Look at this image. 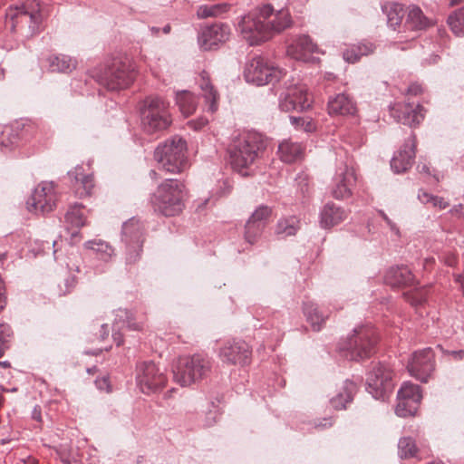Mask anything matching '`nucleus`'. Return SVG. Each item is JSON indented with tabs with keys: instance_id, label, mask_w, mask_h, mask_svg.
<instances>
[{
	"instance_id": "f257e3e1",
	"label": "nucleus",
	"mask_w": 464,
	"mask_h": 464,
	"mask_svg": "<svg viewBox=\"0 0 464 464\" xmlns=\"http://www.w3.org/2000/svg\"><path fill=\"white\" fill-rule=\"evenodd\" d=\"M291 23L288 10L275 12L272 5H265L244 15L237 29L250 45H256L288 28Z\"/></svg>"
},
{
	"instance_id": "f03ea898",
	"label": "nucleus",
	"mask_w": 464,
	"mask_h": 464,
	"mask_svg": "<svg viewBox=\"0 0 464 464\" xmlns=\"http://www.w3.org/2000/svg\"><path fill=\"white\" fill-rule=\"evenodd\" d=\"M187 194V187L182 180L166 179L152 193L150 203L155 212L165 217H174L182 212Z\"/></svg>"
},
{
	"instance_id": "7ed1b4c3",
	"label": "nucleus",
	"mask_w": 464,
	"mask_h": 464,
	"mask_svg": "<svg viewBox=\"0 0 464 464\" xmlns=\"http://www.w3.org/2000/svg\"><path fill=\"white\" fill-rule=\"evenodd\" d=\"M264 142L256 133H246L236 139L229 148L232 169L242 176L248 175V169L256 160Z\"/></svg>"
},
{
	"instance_id": "20e7f679",
	"label": "nucleus",
	"mask_w": 464,
	"mask_h": 464,
	"mask_svg": "<svg viewBox=\"0 0 464 464\" xmlns=\"http://www.w3.org/2000/svg\"><path fill=\"white\" fill-rule=\"evenodd\" d=\"M187 142L179 136H174L160 144L154 151V159L160 168L171 174L183 172L188 165Z\"/></svg>"
},
{
	"instance_id": "39448f33",
	"label": "nucleus",
	"mask_w": 464,
	"mask_h": 464,
	"mask_svg": "<svg viewBox=\"0 0 464 464\" xmlns=\"http://www.w3.org/2000/svg\"><path fill=\"white\" fill-rule=\"evenodd\" d=\"M174 381L181 386H188L203 379L210 371V362L199 355L180 357L173 366Z\"/></svg>"
},
{
	"instance_id": "423d86ee",
	"label": "nucleus",
	"mask_w": 464,
	"mask_h": 464,
	"mask_svg": "<svg viewBox=\"0 0 464 464\" xmlns=\"http://www.w3.org/2000/svg\"><path fill=\"white\" fill-rule=\"evenodd\" d=\"M8 14L12 19V27L26 36L34 35L40 31L42 14L39 4L34 0H26L14 8L11 7Z\"/></svg>"
},
{
	"instance_id": "0eeeda50",
	"label": "nucleus",
	"mask_w": 464,
	"mask_h": 464,
	"mask_svg": "<svg viewBox=\"0 0 464 464\" xmlns=\"http://www.w3.org/2000/svg\"><path fill=\"white\" fill-rule=\"evenodd\" d=\"M141 121L144 130L148 133L167 130L172 123L169 103L160 97L147 98Z\"/></svg>"
},
{
	"instance_id": "6e6552de",
	"label": "nucleus",
	"mask_w": 464,
	"mask_h": 464,
	"mask_svg": "<svg viewBox=\"0 0 464 464\" xmlns=\"http://www.w3.org/2000/svg\"><path fill=\"white\" fill-rule=\"evenodd\" d=\"M377 334L374 328L370 325H361L353 330V334L349 337L346 346L343 350L347 351L346 356L352 360H362L370 357L377 343Z\"/></svg>"
},
{
	"instance_id": "1a4fd4ad",
	"label": "nucleus",
	"mask_w": 464,
	"mask_h": 464,
	"mask_svg": "<svg viewBox=\"0 0 464 464\" xmlns=\"http://www.w3.org/2000/svg\"><path fill=\"white\" fill-rule=\"evenodd\" d=\"M244 76L246 82L263 86L279 82L283 72L278 67L270 65L265 58L256 56L246 64Z\"/></svg>"
},
{
	"instance_id": "9d476101",
	"label": "nucleus",
	"mask_w": 464,
	"mask_h": 464,
	"mask_svg": "<svg viewBox=\"0 0 464 464\" xmlns=\"http://www.w3.org/2000/svg\"><path fill=\"white\" fill-rule=\"evenodd\" d=\"M134 78V66L130 61L115 60L99 78V82L107 89L117 91L130 86Z\"/></svg>"
},
{
	"instance_id": "9b49d317",
	"label": "nucleus",
	"mask_w": 464,
	"mask_h": 464,
	"mask_svg": "<svg viewBox=\"0 0 464 464\" xmlns=\"http://www.w3.org/2000/svg\"><path fill=\"white\" fill-rule=\"evenodd\" d=\"M144 230L143 224L135 218H131L123 223L121 241L125 245L128 263H134L140 257L144 242Z\"/></svg>"
},
{
	"instance_id": "f8f14e48",
	"label": "nucleus",
	"mask_w": 464,
	"mask_h": 464,
	"mask_svg": "<svg viewBox=\"0 0 464 464\" xmlns=\"http://www.w3.org/2000/svg\"><path fill=\"white\" fill-rule=\"evenodd\" d=\"M392 372L382 364H378L368 373L366 389L374 399L385 400L393 390Z\"/></svg>"
},
{
	"instance_id": "ddd939ff",
	"label": "nucleus",
	"mask_w": 464,
	"mask_h": 464,
	"mask_svg": "<svg viewBox=\"0 0 464 464\" xmlns=\"http://www.w3.org/2000/svg\"><path fill=\"white\" fill-rule=\"evenodd\" d=\"M312 100L306 85L291 84L280 94L279 109L283 111H305L311 107Z\"/></svg>"
},
{
	"instance_id": "4468645a",
	"label": "nucleus",
	"mask_w": 464,
	"mask_h": 464,
	"mask_svg": "<svg viewBox=\"0 0 464 464\" xmlns=\"http://www.w3.org/2000/svg\"><path fill=\"white\" fill-rule=\"evenodd\" d=\"M57 202V194L53 182L43 181L34 189L27 200L30 212L48 213L53 210Z\"/></svg>"
},
{
	"instance_id": "2eb2a0df",
	"label": "nucleus",
	"mask_w": 464,
	"mask_h": 464,
	"mask_svg": "<svg viewBox=\"0 0 464 464\" xmlns=\"http://www.w3.org/2000/svg\"><path fill=\"white\" fill-rule=\"evenodd\" d=\"M422 399L420 386L404 382L398 391L395 412L400 417L414 416Z\"/></svg>"
},
{
	"instance_id": "dca6fc26",
	"label": "nucleus",
	"mask_w": 464,
	"mask_h": 464,
	"mask_svg": "<svg viewBox=\"0 0 464 464\" xmlns=\"http://www.w3.org/2000/svg\"><path fill=\"white\" fill-rule=\"evenodd\" d=\"M167 382L165 373L154 362H142L138 367L137 383L143 393H151Z\"/></svg>"
},
{
	"instance_id": "f3484780",
	"label": "nucleus",
	"mask_w": 464,
	"mask_h": 464,
	"mask_svg": "<svg viewBox=\"0 0 464 464\" xmlns=\"http://www.w3.org/2000/svg\"><path fill=\"white\" fill-rule=\"evenodd\" d=\"M355 171L346 164H341L333 177L331 195L337 200H344L352 197L356 184Z\"/></svg>"
},
{
	"instance_id": "a211bd4d",
	"label": "nucleus",
	"mask_w": 464,
	"mask_h": 464,
	"mask_svg": "<svg viewBox=\"0 0 464 464\" xmlns=\"http://www.w3.org/2000/svg\"><path fill=\"white\" fill-rule=\"evenodd\" d=\"M409 373L417 380L427 382L434 370V354L431 348L414 352L408 362Z\"/></svg>"
},
{
	"instance_id": "6ab92c4d",
	"label": "nucleus",
	"mask_w": 464,
	"mask_h": 464,
	"mask_svg": "<svg viewBox=\"0 0 464 464\" xmlns=\"http://www.w3.org/2000/svg\"><path fill=\"white\" fill-rule=\"evenodd\" d=\"M220 360L229 365H246L250 362L251 349L244 341L227 342L219 351Z\"/></svg>"
},
{
	"instance_id": "aec40b11",
	"label": "nucleus",
	"mask_w": 464,
	"mask_h": 464,
	"mask_svg": "<svg viewBox=\"0 0 464 464\" xmlns=\"http://www.w3.org/2000/svg\"><path fill=\"white\" fill-rule=\"evenodd\" d=\"M392 117L398 122L410 127L416 126L424 119V110L420 105L410 102L396 103L390 109Z\"/></svg>"
},
{
	"instance_id": "412c9836",
	"label": "nucleus",
	"mask_w": 464,
	"mask_h": 464,
	"mask_svg": "<svg viewBox=\"0 0 464 464\" xmlns=\"http://www.w3.org/2000/svg\"><path fill=\"white\" fill-rule=\"evenodd\" d=\"M230 28L225 24H215L204 28L198 36V44L204 50H211L228 40Z\"/></svg>"
},
{
	"instance_id": "4be33fe9",
	"label": "nucleus",
	"mask_w": 464,
	"mask_h": 464,
	"mask_svg": "<svg viewBox=\"0 0 464 464\" xmlns=\"http://www.w3.org/2000/svg\"><path fill=\"white\" fill-rule=\"evenodd\" d=\"M272 209L261 205L253 212L246 224L245 238L249 244H254L261 235L266 220L270 217Z\"/></svg>"
},
{
	"instance_id": "5701e85b",
	"label": "nucleus",
	"mask_w": 464,
	"mask_h": 464,
	"mask_svg": "<svg viewBox=\"0 0 464 464\" xmlns=\"http://www.w3.org/2000/svg\"><path fill=\"white\" fill-rule=\"evenodd\" d=\"M145 326L144 322H135L132 314L126 309H118L115 311V317L113 323L112 338L116 344L119 346L123 343L122 334L119 332L123 328L131 331H141Z\"/></svg>"
},
{
	"instance_id": "b1692460",
	"label": "nucleus",
	"mask_w": 464,
	"mask_h": 464,
	"mask_svg": "<svg viewBox=\"0 0 464 464\" xmlns=\"http://www.w3.org/2000/svg\"><path fill=\"white\" fill-rule=\"evenodd\" d=\"M416 139L411 134L406 140L402 149L391 160V168L395 173H401L409 169L415 157Z\"/></svg>"
},
{
	"instance_id": "393cba45",
	"label": "nucleus",
	"mask_w": 464,
	"mask_h": 464,
	"mask_svg": "<svg viewBox=\"0 0 464 464\" xmlns=\"http://www.w3.org/2000/svg\"><path fill=\"white\" fill-rule=\"evenodd\" d=\"M68 174L73 180L72 187L78 198H82L92 194L94 179L92 173H85L82 166H77Z\"/></svg>"
},
{
	"instance_id": "a878e982",
	"label": "nucleus",
	"mask_w": 464,
	"mask_h": 464,
	"mask_svg": "<svg viewBox=\"0 0 464 464\" xmlns=\"http://www.w3.org/2000/svg\"><path fill=\"white\" fill-rule=\"evenodd\" d=\"M347 211L334 202H327L319 212V224L322 228L328 229L344 221Z\"/></svg>"
},
{
	"instance_id": "bb28decb",
	"label": "nucleus",
	"mask_w": 464,
	"mask_h": 464,
	"mask_svg": "<svg viewBox=\"0 0 464 464\" xmlns=\"http://www.w3.org/2000/svg\"><path fill=\"white\" fill-rule=\"evenodd\" d=\"M413 281L411 271L404 266L391 267L384 276V282L392 287L411 285Z\"/></svg>"
},
{
	"instance_id": "cd10ccee",
	"label": "nucleus",
	"mask_w": 464,
	"mask_h": 464,
	"mask_svg": "<svg viewBox=\"0 0 464 464\" xmlns=\"http://www.w3.org/2000/svg\"><path fill=\"white\" fill-rule=\"evenodd\" d=\"M330 115H354L357 111L354 102L343 93L330 98L328 102Z\"/></svg>"
},
{
	"instance_id": "c85d7f7f",
	"label": "nucleus",
	"mask_w": 464,
	"mask_h": 464,
	"mask_svg": "<svg viewBox=\"0 0 464 464\" xmlns=\"http://www.w3.org/2000/svg\"><path fill=\"white\" fill-rule=\"evenodd\" d=\"M317 51V46L313 43L312 39L308 35L299 36L294 44H292L287 53L295 60L306 61L308 55Z\"/></svg>"
},
{
	"instance_id": "c756f323",
	"label": "nucleus",
	"mask_w": 464,
	"mask_h": 464,
	"mask_svg": "<svg viewBox=\"0 0 464 464\" xmlns=\"http://www.w3.org/2000/svg\"><path fill=\"white\" fill-rule=\"evenodd\" d=\"M199 87L202 92V95L205 99L206 103L208 104V111L211 113H214L218 110V101L219 95L217 90L212 85L209 75L207 72L203 71L199 75Z\"/></svg>"
},
{
	"instance_id": "7c9ffc66",
	"label": "nucleus",
	"mask_w": 464,
	"mask_h": 464,
	"mask_svg": "<svg viewBox=\"0 0 464 464\" xmlns=\"http://www.w3.org/2000/svg\"><path fill=\"white\" fill-rule=\"evenodd\" d=\"M304 314L314 331H320L329 314L322 312L313 301H307L303 305Z\"/></svg>"
},
{
	"instance_id": "2f4dec72",
	"label": "nucleus",
	"mask_w": 464,
	"mask_h": 464,
	"mask_svg": "<svg viewBox=\"0 0 464 464\" xmlns=\"http://www.w3.org/2000/svg\"><path fill=\"white\" fill-rule=\"evenodd\" d=\"M304 150L301 143L285 140L278 146V155L284 162L292 163L301 159Z\"/></svg>"
},
{
	"instance_id": "473e14b6",
	"label": "nucleus",
	"mask_w": 464,
	"mask_h": 464,
	"mask_svg": "<svg viewBox=\"0 0 464 464\" xmlns=\"http://www.w3.org/2000/svg\"><path fill=\"white\" fill-rule=\"evenodd\" d=\"M356 392V385L353 382L346 380L336 396L330 400L331 406L335 410H343L346 403L353 400Z\"/></svg>"
},
{
	"instance_id": "72a5a7b5",
	"label": "nucleus",
	"mask_w": 464,
	"mask_h": 464,
	"mask_svg": "<svg viewBox=\"0 0 464 464\" xmlns=\"http://www.w3.org/2000/svg\"><path fill=\"white\" fill-rule=\"evenodd\" d=\"M86 249L92 251L96 257L102 261L108 262L114 256L112 246L102 239L89 240L84 244Z\"/></svg>"
},
{
	"instance_id": "f704fd0d",
	"label": "nucleus",
	"mask_w": 464,
	"mask_h": 464,
	"mask_svg": "<svg viewBox=\"0 0 464 464\" xmlns=\"http://www.w3.org/2000/svg\"><path fill=\"white\" fill-rule=\"evenodd\" d=\"M48 62L49 68L52 72H59L64 73L72 72L77 65L75 59L65 54L51 56L49 57Z\"/></svg>"
},
{
	"instance_id": "c9c22d12",
	"label": "nucleus",
	"mask_w": 464,
	"mask_h": 464,
	"mask_svg": "<svg viewBox=\"0 0 464 464\" xmlns=\"http://www.w3.org/2000/svg\"><path fill=\"white\" fill-rule=\"evenodd\" d=\"M382 11L387 15V22L389 26L392 27L393 29L401 24L405 14L403 5L397 2L386 3L382 5Z\"/></svg>"
},
{
	"instance_id": "e433bc0d",
	"label": "nucleus",
	"mask_w": 464,
	"mask_h": 464,
	"mask_svg": "<svg viewBox=\"0 0 464 464\" xmlns=\"http://www.w3.org/2000/svg\"><path fill=\"white\" fill-rule=\"evenodd\" d=\"M176 102L185 117L190 116L197 108V98L188 91L177 93Z\"/></svg>"
},
{
	"instance_id": "4c0bfd02",
	"label": "nucleus",
	"mask_w": 464,
	"mask_h": 464,
	"mask_svg": "<svg viewBox=\"0 0 464 464\" xmlns=\"http://www.w3.org/2000/svg\"><path fill=\"white\" fill-rule=\"evenodd\" d=\"M374 48L372 43H362L358 45H353L343 53V59L348 63H353L357 62L361 56L372 53Z\"/></svg>"
},
{
	"instance_id": "58836bf2",
	"label": "nucleus",
	"mask_w": 464,
	"mask_h": 464,
	"mask_svg": "<svg viewBox=\"0 0 464 464\" xmlns=\"http://www.w3.org/2000/svg\"><path fill=\"white\" fill-rule=\"evenodd\" d=\"M230 9V5L227 3H219L215 5H203L198 6L197 10V16L199 19L208 17H218L222 14L227 13Z\"/></svg>"
},
{
	"instance_id": "ea45409f",
	"label": "nucleus",
	"mask_w": 464,
	"mask_h": 464,
	"mask_svg": "<svg viewBox=\"0 0 464 464\" xmlns=\"http://www.w3.org/2000/svg\"><path fill=\"white\" fill-rule=\"evenodd\" d=\"M17 142V130L9 126L5 127L0 134V151L5 154L11 151Z\"/></svg>"
},
{
	"instance_id": "a19ab883",
	"label": "nucleus",
	"mask_w": 464,
	"mask_h": 464,
	"mask_svg": "<svg viewBox=\"0 0 464 464\" xmlns=\"http://www.w3.org/2000/svg\"><path fill=\"white\" fill-rule=\"evenodd\" d=\"M407 24L417 30L424 29L430 24L429 19L424 16L420 8L416 5H411L409 8Z\"/></svg>"
},
{
	"instance_id": "79ce46f5",
	"label": "nucleus",
	"mask_w": 464,
	"mask_h": 464,
	"mask_svg": "<svg viewBox=\"0 0 464 464\" xmlns=\"http://www.w3.org/2000/svg\"><path fill=\"white\" fill-rule=\"evenodd\" d=\"M65 221L67 225L75 228H80L84 226L85 216L82 212V206L81 204L72 206L66 212Z\"/></svg>"
},
{
	"instance_id": "37998d69",
	"label": "nucleus",
	"mask_w": 464,
	"mask_h": 464,
	"mask_svg": "<svg viewBox=\"0 0 464 464\" xmlns=\"http://www.w3.org/2000/svg\"><path fill=\"white\" fill-rule=\"evenodd\" d=\"M299 229V220L295 217L282 218L278 221L276 233L281 237L295 235Z\"/></svg>"
},
{
	"instance_id": "c03bdc74",
	"label": "nucleus",
	"mask_w": 464,
	"mask_h": 464,
	"mask_svg": "<svg viewBox=\"0 0 464 464\" xmlns=\"http://www.w3.org/2000/svg\"><path fill=\"white\" fill-rule=\"evenodd\" d=\"M448 24L456 35L464 34V11L459 8L448 18Z\"/></svg>"
},
{
	"instance_id": "a18cd8bd",
	"label": "nucleus",
	"mask_w": 464,
	"mask_h": 464,
	"mask_svg": "<svg viewBox=\"0 0 464 464\" xmlns=\"http://www.w3.org/2000/svg\"><path fill=\"white\" fill-rule=\"evenodd\" d=\"M290 122L297 130L304 132H313L316 129V124L310 117H290Z\"/></svg>"
},
{
	"instance_id": "49530a36",
	"label": "nucleus",
	"mask_w": 464,
	"mask_h": 464,
	"mask_svg": "<svg viewBox=\"0 0 464 464\" xmlns=\"http://www.w3.org/2000/svg\"><path fill=\"white\" fill-rule=\"evenodd\" d=\"M401 458L414 457L417 452L415 441L410 437L401 438L398 443Z\"/></svg>"
},
{
	"instance_id": "de8ad7c7",
	"label": "nucleus",
	"mask_w": 464,
	"mask_h": 464,
	"mask_svg": "<svg viewBox=\"0 0 464 464\" xmlns=\"http://www.w3.org/2000/svg\"><path fill=\"white\" fill-rule=\"evenodd\" d=\"M12 335V330L9 324L0 322V343H5Z\"/></svg>"
},
{
	"instance_id": "09e8293b",
	"label": "nucleus",
	"mask_w": 464,
	"mask_h": 464,
	"mask_svg": "<svg viewBox=\"0 0 464 464\" xmlns=\"http://www.w3.org/2000/svg\"><path fill=\"white\" fill-rule=\"evenodd\" d=\"M430 205L438 209H445L449 206V203L443 198L434 196Z\"/></svg>"
},
{
	"instance_id": "8fccbe9b",
	"label": "nucleus",
	"mask_w": 464,
	"mask_h": 464,
	"mask_svg": "<svg viewBox=\"0 0 464 464\" xmlns=\"http://www.w3.org/2000/svg\"><path fill=\"white\" fill-rule=\"evenodd\" d=\"M208 122V119L201 117L196 121H188V125L190 126V128L197 130L202 129L204 126L207 125Z\"/></svg>"
},
{
	"instance_id": "3c124183",
	"label": "nucleus",
	"mask_w": 464,
	"mask_h": 464,
	"mask_svg": "<svg viewBox=\"0 0 464 464\" xmlns=\"http://www.w3.org/2000/svg\"><path fill=\"white\" fill-rule=\"evenodd\" d=\"M95 384H96L97 388L100 390H104L107 392L111 391L109 379L106 377L97 379L95 381Z\"/></svg>"
},
{
	"instance_id": "603ef678",
	"label": "nucleus",
	"mask_w": 464,
	"mask_h": 464,
	"mask_svg": "<svg viewBox=\"0 0 464 464\" xmlns=\"http://www.w3.org/2000/svg\"><path fill=\"white\" fill-rule=\"evenodd\" d=\"M433 198H434V195L430 194L423 190H420L418 194V198L423 204H431V200Z\"/></svg>"
},
{
	"instance_id": "864d4df0",
	"label": "nucleus",
	"mask_w": 464,
	"mask_h": 464,
	"mask_svg": "<svg viewBox=\"0 0 464 464\" xmlns=\"http://www.w3.org/2000/svg\"><path fill=\"white\" fill-rule=\"evenodd\" d=\"M381 216L386 221L387 225L390 227L391 230L394 232L396 235H399L400 230L397 226L388 218V216L383 212L380 211Z\"/></svg>"
},
{
	"instance_id": "5fc2aeb1",
	"label": "nucleus",
	"mask_w": 464,
	"mask_h": 464,
	"mask_svg": "<svg viewBox=\"0 0 464 464\" xmlns=\"http://www.w3.org/2000/svg\"><path fill=\"white\" fill-rule=\"evenodd\" d=\"M15 464H39L38 460L33 456L19 458Z\"/></svg>"
},
{
	"instance_id": "6e6d98bb",
	"label": "nucleus",
	"mask_w": 464,
	"mask_h": 464,
	"mask_svg": "<svg viewBox=\"0 0 464 464\" xmlns=\"http://www.w3.org/2000/svg\"><path fill=\"white\" fill-rule=\"evenodd\" d=\"M422 92V88L419 83H412L408 87L407 92L411 95H418Z\"/></svg>"
},
{
	"instance_id": "4d7b16f0",
	"label": "nucleus",
	"mask_w": 464,
	"mask_h": 464,
	"mask_svg": "<svg viewBox=\"0 0 464 464\" xmlns=\"http://www.w3.org/2000/svg\"><path fill=\"white\" fill-rule=\"evenodd\" d=\"M450 212L452 213L453 216H455L457 218L463 217L464 216V205L459 204V205L454 206L450 209Z\"/></svg>"
},
{
	"instance_id": "13d9d810",
	"label": "nucleus",
	"mask_w": 464,
	"mask_h": 464,
	"mask_svg": "<svg viewBox=\"0 0 464 464\" xmlns=\"http://www.w3.org/2000/svg\"><path fill=\"white\" fill-rule=\"evenodd\" d=\"M444 353L451 356L455 360H461L464 358V351L463 350L446 351V352H444Z\"/></svg>"
},
{
	"instance_id": "bf43d9fd",
	"label": "nucleus",
	"mask_w": 464,
	"mask_h": 464,
	"mask_svg": "<svg viewBox=\"0 0 464 464\" xmlns=\"http://www.w3.org/2000/svg\"><path fill=\"white\" fill-rule=\"evenodd\" d=\"M6 304V297L5 294V288L2 282H0V311L5 308Z\"/></svg>"
},
{
	"instance_id": "052dcab7",
	"label": "nucleus",
	"mask_w": 464,
	"mask_h": 464,
	"mask_svg": "<svg viewBox=\"0 0 464 464\" xmlns=\"http://www.w3.org/2000/svg\"><path fill=\"white\" fill-rule=\"evenodd\" d=\"M455 282L459 284L460 290L464 295V270L462 274L455 276Z\"/></svg>"
},
{
	"instance_id": "680f3d73",
	"label": "nucleus",
	"mask_w": 464,
	"mask_h": 464,
	"mask_svg": "<svg viewBox=\"0 0 464 464\" xmlns=\"http://www.w3.org/2000/svg\"><path fill=\"white\" fill-rule=\"evenodd\" d=\"M420 173H424L430 175V168L426 164H419L417 167Z\"/></svg>"
},
{
	"instance_id": "e2e57ef3",
	"label": "nucleus",
	"mask_w": 464,
	"mask_h": 464,
	"mask_svg": "<svg viewBox=\"0 0 464 464\" xmlns=\"http://www.w3.org/2000/svg\"><path fill=\"white\" fill-rule=\"evenodd\" d=\"M32 417H33L34 420H35L37 421H41L42 420L41 411L36 407L33 411Z\"/></svg>"
},
{
	"instance_id": "0e129e2a",
	"label": "nucleus",
	"mask_w": 464,
	"mask_h": 464,
	"mask_svg": "<svg viewBox=\"0 0 464 464\" xmlns=\"http://www.w3.org/2000/svg\"><path fill=\"white\" fill-rule=\"evenodd\" d=\"M446 264L450 266H453L456 264V259L454 256H450L446 260Z\"/></svg>"
},
{
	"instance_id": "69168bd1",
	"label": "nucleus",
	"mask_w": 464,
	"mask_h": 464,
	"mask_svg": "<svg viewBox=\"0 0 464 464\" xmlns=\"http://www.w3.org/2000/svg\"><path fill=\"white\" fill-rule=\"evenodd\" d=\"M102 329L103 331V334H102V338H104V336H108L109 334V329H108V325L107 324H102Z\"/></svg>"
},
{
	"instance_id": "338daca9",
	"label": "nucleus",
	"mask_w": 464,
	"mask_h": 464,
	"mask_svg": "<svg viewBox=\"0 0 464 464\" xmlns=\"http://www.w3.org/2000/svg\"><path fill=\"white\" fill-rule=\"evenodd\" d=\"M423 301H424V297L421 295L419 299L412 300L411 304L414 305H418V304H420Z\"/></svg>"
},
{
	"instance_id": "774afa93",
	"label": "nucleus",
	"mask_w": 464,
	"mask_h": 464,
	"mask_svg": "<svg viewBox=\"0 0 464 464\" xmlns=\"http://www.w3.org/2000/svg\"><path fill=\"white\" fill-rule=\"evenodd\" d=\"M320 425L323 426V427L332 426V420H331V419H324V424H320Z\"/></svg>"
}]
</instances>
